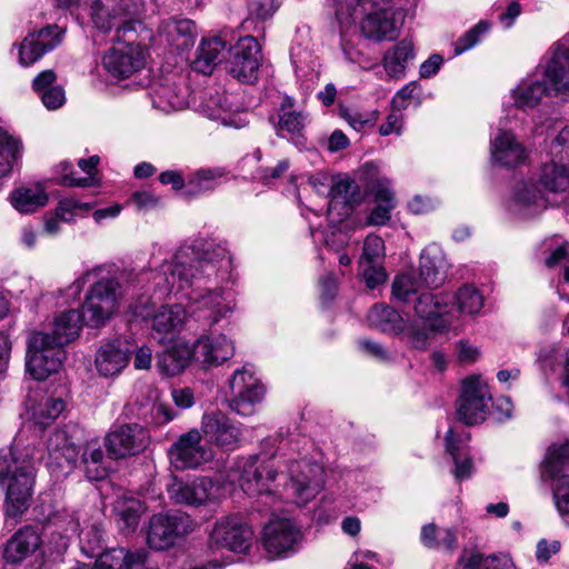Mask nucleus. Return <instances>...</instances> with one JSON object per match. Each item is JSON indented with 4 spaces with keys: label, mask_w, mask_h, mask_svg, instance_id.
<instances>
[{
    "label": "nucleus",
    "mask_w": 569,
    "mask_h": 569,
    "mask_svg": "<svg viewBox=\"0 0 569 569\" xmlns=\"http://www.w3.org/2000/svg\"><path fill=\"white\" fill-rule=\"evenodd\" d=\"M492 160L503 167H516L526 160V149L510 131L500 129L491 140Z\"/></svg>",
    "instance_id": "nucleus-26"
},
{
    "label": "nucleus",
    "mask_w": 569,
    "mask_h": 569,
    "mask_svg": "<svg viewBox=\"0 0 569 569\" xmlns=\"http://www.w3.org/2000/svg\"><path fill=\"white\" fill-rule=\"evenodd\" d=\"M456 305L461 313L476 315L483 306V297L472 286L461 287L455 295Z\"/></svg>",
    "instance_id": "nucleus-53"
},
{
    "label": "nucleus",
    "mask_w": 569,
    "mask_h": 569,
    "mask_svg": "<svg viewBox=\"0 0 569 569\" xmlns=\"http://www.w3.org/2000/svg\"><path fill=\"white\" fill-rule=\"evenodd\" d=\"M553 499L559 513L569 517V475L558 479L553 491Z\"/></svg>",
    "instance_id": "nucleus-64"
},
{
    "label": "nucleus",
    "mask_w": 569,
    "mask_h": 569,
    "mask_svg": "<svg viewBox=\"0 0 569 569\" xmlns=\"http://www.w3.org/2000/svg\"><path fill=\"white\" fill-rule=\"evenodd\" d=\"M253 531L237 516L217 520L209 532L208 546L212 550L227 549L243 553L252 545Z\"/></svg>",
    "instance_id": "nucleus-11"
},
{
    "label": "nucleus",
    "mask_w": 569,
    "mask_h": 569,
    "mask_svg": "<svg viewBox=\"0 0 569 569\" xmlns=\"http://www.w3.org/2000/svg\"><path fill=\"white\" fill-rule=\"evenodd\" d=\"M491 401L489 387L481 377L471 376L465 379L457 402L458 419L468 426L482 422L489 413Z\"/></svg>",
    "instance_id": "nucleus-10"
},
{
    "label": "nucleus",
    "mask_w": 569,
    "mask_h": 569,
    "mask_svg": "<svg viewBox=\"0 0 569 569\" xmlns=\"http://www.w3.org/2000/svg\"><path fill=\"white\" fill-rule=\"evenodd\" d=\"M62 39V31L58 26H49L28 34L19 49L20 63L30 66L38 61L44 53L54 49Z\"/></svg>",
    "instance_id": "nucleus-22"
},
{
    "label": "nucleus",
    "mask_w": 569,
    "mask_h": 569,
    "mask_svg": "<svg viewBox=\"0 0 569 569\" xmlns=\"http://www.w3.org/2000/svg\"><path fill=\"white\" fill-rule=\"evenodd\" d=\"M40 543L39 533L32 527H23L7 541L3 559L7 563H21L40 547Z\"/></svg>",
    "instance_id": "nucleus-27"
},
{
    "label": "nucleus",
    "mask_w": 569,
    "mask_h": 569,
    "mask_svg": "<svg viewBox=\"0 0 569 569\" xmlns=\"http://www.w3.org/2000/svg\"><path fill=\"white\" fill-rule=\"evenodd\" d=\"M66 403L61 398H46L40 401L32 412L36 423L47 426L54 421L64 410Z\"/></svg>",
    "instance_id": "nucleus-52"
},
{
    "label": "nucleus",
    "mask_w": 569,
    "mask_h": 569,
    "mask_svg": "<svg viewBox=\"0 0 569 569\" xmlns=\"http://www.w3.org/2000/svg\"><path fill=\"white\" fill-rule=\"evenodd\" d=\"M490 24L487 21H480L467 32H465L455 43V54L459 56L473 48L483 34L488 32Z\"/></svg>",
    "instance_id": "nucleus-56"
},
{
    "label": "nucleus",
    "mask_w": 569,
    "mask_h": 569,
    "mask_svg": "<svg viewBox=\"0 0 569 569\" xmlns=\"http://www.w3.org/2000/svg\"><path fill=\"white\" fill-rule=\"evenodd\" d=\"M359 187L353 180L348 177L337 179L329 189L331 199L328 203V212L331 213L338 204H342V214L348 216L353 203L359 200Z\"/></svg>",
    "instance_id": "nucleus-40"
},
{
    "label": "nucleus",
    "mask_w": 569,
    "mask_h": 569,
    "mask_svg": "<svg viewBox=\"0 0 569 569\" xmlns=\"http://www.w3.org/2000/svg\"><path fill=\"white\" fill-rule=\"evenodd\" d=\"M148 555L144 549L129 551L124 548H112L99 555L93 567L80 565L72 569H157L150 566Z\"/></svg>",
    "instance_id": "nucleus-21"
},
{
    "label": "nucleus",
    "mask_w": 569,
    "mask_h": 569,
    "mask_svg": "<svg viewBox=\"0 0 569 569\" xmlns=\"http://www.w3.org/2000/svg\"><path fill=\"white\" fill-rule=\"evenodd\" d=\"M420 541L426 548L449 553H452L458 547L456 529L440 528L435 523H428L421 528Z\"/></svg>",
    "instance_id": "nucleus-37"
},
{
    "label": "nucleus",
    "mask_w": 569,
    "mask_h": 569,
    "mask_svg": "<svg viewBox=\"0 0 569 569\" xmlns=\"http://www.w3.org/2000/svg\"><path fill=\"white\" fill-rule=\"evenodd\" d=\"M437 327L433 323H430L428 327L426 325L420 326L417 322H411L408 326H403L401 332L407 337L409 343L416 349H425L428 345V340L430 333L435 331Z\"/></svg>",
    "instance_id": "nucleus-58"
},
{
    "label": "nucleus",
    "mask_w": 569,
    "mask_h": 569,
    "mask_svg": "<svg viewBox=\"0 0 569 569\" xmlns=\"http://www.w3.org/2000/svg\"><path fill=\"white\" fill-rule=\"evenodd\" d=\"M114 510L124 526L134 530L140 517L146 511V506L133 497H122L117 500Z\"/></svg>",
    "instance_id": "nucleus-50"
},
{
    "label": "nucleus",
    "mask_w": 569,
    "mask_h": 569,
    "mask_svg": "<svg viewBox=\"0 0 569 569\" xmlns=\"http://www.w3.org/2000/svg\"><path fill=\"white\" fill-rule=\"evenodd\" d=\"M306 120L307 116L295 109V100L286 96L278 110V120L274 123L276 133L282 139L299 138L305 130Z\"/></svg>",
    "instance_id": "nucleus-31"
},
{
    "label": "nucleus",
    "mask_w": 569,
    "mask_h": 569,
    "mask_svg": "<svg viewBox=\"0 0 569 569\" xmlns=\"http://www.w3.org/2000/svg\"><path fill=\"white\" fill-rule=\"evenodd\" d=\"M227 43L221 37L203 39L192 62L193 69L203 74H210L226 56Z\"/></svg>",
    "instance_id": "nucleus-32"
},
{
    "label": "nucleus",
    "mask_w": 569,
    "mask_h": 569,
    "mask_svg": "<svg viewBox=\"0 0 569 569\" xmlns=\"http://www.w3.org/2000/svg\"><path fill=\"white\" fill-rule=\"evenodd\" d=\"M136 416L146 423L161 426L172 420L170 410L163 403L158 402V390L148 387L146 399L136 400Z\"/></svg>",
    "instance_id": "nucleus-34"
},
{
    "label": "nucleus",
    "mask_w": 569,
    "mask_h": 569,
    "mask_svg": "<svg viewBox=\"0 0 569 569\" xmlns=\"http://www.w3.org/2000/svg\"><path fill=\"white\" fill-rule=\"evenodd\" d=\"M545 80L522 79L511 91L513 104L522 110L536 108L545 96L569 98V50L561 44L553 51L543 72Z\"/></svg>",
    "instance_id": "nucleus-4"
},
{
    "label": "nucleus",
    "mask_w": 569,
    "mask_h": 569,
    "mask_svg": "<svg viewBox=\"0 0 569 569\" xmlns=\"http://www.w3.org/2000/svg\"><path fill=\"white\" fill-rule=\"evenodd\" d=\"M201 431L209 441L222 448L232 449L240 441L239 428L220 411L202 417Z\"/></svg>",
    "instance_id": "nucleus-23"
},
{
    "label": "nucleus",
    "mask_w": 569,
    "mask_h": 569,
    "mask_svg": "<svg viewBox=\"0 0 569 569\" xmlns=\"http://www.w3.org/2000/svg\"><path fill=\"white\" fill-rule=\"evenodd\" d=\"M337 17L341 24H352L361 19L360 26L363 36L375 41L393 40L398 36V26L395 12L385 6L369 7L365 13L356 16L353 9L349 11L340 7Z\"/></svg>",
    "instance_id": "nucleus-8"
},
{
    "label": "nucleus",
    "mask_w": 569,
    "mask_h": 569,
    "mask_svg": "<svg viewBox=\"0 0 569 569\" xmlns=\"http://www.w3.org/2000/svg\"><path fill=\"white\" fill-rule=\"evenodd\" d=\"M47 451L52 463L60 468H73L80 449L64 429H56L47 440Z\"/></svg>",
    "instance_id": "nucleus-28"
},
{
    "label": "nucleus",
    "mask_w": 569,
    "mask_h": 569,
    "mask_svg": "<svg viewBox=\"0 0 569 569\" xmlns=\"http://www.w3.org/2000/svg\"><path fill=\"white\" fill-rule=\"evenodd\" d=\"M325 482L326 471L320 463L306 459L290 460L287 463V482L281 499L303 506L319 495Z\"/></svg>",
    "instance_id": "nucleus-5"
},
{
    "label": "nucleus",
    "mask_w": 569,
    "mask_h": 569,
    "mask_svg": "<svg viewBox=\"0 0 569 569\" xmlns=\"http://www.w3.org/2000/svg\"><path fill=\"white\" fill-rule=\"evenodd\" d=\"M11 204L21 213H31L48 202V194L41 184L21 187L10 196Z\"/></svg>",
    "instance_id": "nucleus-41"
},
{
    "label": "nucleus",
    "mask_w": 569,
    "mask_h": 569,
    "mask_svg": "<svg viewBox=\"0 0 569 569\" xmlns=\"http://www.w3.org/2000/svg\"><path fill=\"white\" fill-rule=\"evenodd\" d=\"M451 296L448 293H421L415 305L416 315L423 321L430 322L449 312Z\"/></svg>",
    "instance_id": "nucleus-39"
},
{
    "label": "nucleus",
    "mask_w": 569,
    "mask_h": 569,
    "mask_svg": "<svg viewBox=\"0 0 569 569\" xmlns=\"http://www.w3.org/2000/svg\"><path fill=\"white\" fill-rule=\"evenodd\" d=\"M385 258L383 240L375 234L366 238L359 263L382 262Z\"/></svg>",
    "instance_id": "nucleus-59"
},
{
    "label": "nucleus",
    "mask_w": 569,
    "mask_h": 569,
    "mask_svg": "<svg viewBox=\"0 0 569 569\" xmlns=\"http://www.w3.org/2000/svg\"><path fill=\"white\" fill-rule=\"evenodd\" d=\"M549 162L541 167L538 181L518 182L509 209L515 214L530 218L547 208L545 191L561 192L569 184V127H565L549 147Z\"/></svg>",
    "instance_id": "nucleus-2"
},
{
    "label": "nucleus",
    "mask_w": 569,
    "mask_h": 569,
    "mask_svg": "<svg viewBox=\"0 0 569 569\" xmlns=\"http://www.w3.org/2000/svg\"><path fill=\"white\" fill-rule=\"evenodd\" d=\"M208 109V117L213 120L221 121L224 126H229L231 122L229 118V106L227 104V98L221 94L211 97L206 104Z\"/></svg>",
    "instance_id": "nucleus-63"
},
{
    "label": "nucleus",
    "mask_w": 569,
    "mask_h": 569,
    "mask_svg": "<svg viewBox=\"0 0 569 569\" xmlns=\"http://www.w3.org/2000/svg\"><path fill=\"white\" fill-rule=\"evenodd\" d=\"M66 358L60 343L50 340L49 332L32 331L27 338L26 370L36 380H46L56 373Z\"/></svg>",
    "instance_id": "nucleus-6"
},
{
    "label": "nucleus",
    "mask_w": 569,
    "mask_h": 569,
    "mask_svg": "<svg viewBox=\"0 0 569 569\" xmlns=\"http://www.w3.org/2000/svg\"><path fill=\"white\" fill-rule=\"evenodd\" d=\"M193 353L204 366H220L233 356L234 346L224 335L202 336L194 343Z\"/></svg>",
    "instance_id": "nucleus-25"
},
{
    "label": "nucleus",
    "mask_w": 569,
    "mask_h": 569,
    "mask_svg": "<svg viewBox=\"0 0 569 569\" xmlns=\"http://www.w3.org/2000/svg\"><path fill=\"white\" fill-rule=\"evenodd\" d=\"M136 13V4L130 0H92L91 18L102 32L117 27L116 40H120L132 27L124 19Z\"/></svg>",
    "instance_id": "nucleus-14"
},
{
    "label": "nucleus",
    "mask_w": 569,
    "mask_h": 569,
    "mask_svg": "<svg viewBox=\"0 0 569 569\" xmlns=\"http://www.w3.org/2000/svg\"><path fill=\"white\" fill-rule=\"evenodd\" d=\"M193 519L181 511L156 513L149 520L147 542L151 549L166 550L196 530Z\"/></svg>",
    "instance_id": "nucleus-7"
},
{
    "label": "nucleus",
    "mask_w": 569,
    "mask_h": 569,
    "mask_svg": "<svg viewBox=\"0 0 569 569\" xmlns=\"http://www.w3.org/2000/svg\"><path fill=\"white\" fill-rule=\"evenodd\" d=\"M129 363V353L119 340L102 343L96 353L94 365L100 376H118Z\"/></svg>",
    "instance_id": "nucleus-29"
},
{
    "label": "nucleus",
    "mask_w": 569,
    "mask_h": 569,
    "mask_svg": "<svg viewBox=\"0 0 569 569\" xmlns=\"http://www.w3.org/2000/svg\"><path fill=\"white\" fill-rule=\"evenodd\" d=\"M229 59L227 61L228 72L244 82H251L257 79L261 49L256 38L246 36L229 49Z\"/></svg>",
    "instance_id": "nucleus-17"
},
{
    "label": "nucleus",
    "mask_w": 569,
    "mask_h": 569,
    "mask_svg": "<svg viewBox=\"0 0 569 569\" xmlns=\"http://www.w3.org/2000/svg\"><path fill=\"white\" fill-rule=\"evenodd\" d=\"M148 441V432L142 426L121 425L106 436L104 446L110 458L122 459L144 450Z\"/></svg>",
    "instance_id": "nucleus-19"
},
{
    "label": "nucleus",
    "mask_w": 569,
    "mask_h": 569,
    "mask_svg": "<svg viewBox=\"0 0 569 569\" xmlns=\"http://www.w3.org/2000/svg\"><path fill=\"white\" fill-rule=\"evenodd\" d=\"M276 0H248V19L243 22L244 28L249 29L253 20L264 21L277 10Z\"/></svg>",
    "instance_id": "nucleus-57"
},
{
    "label": "nucleus",
    "mask_w": 569,
    "mask_h": 569,
    "mask_svg": "<svg viewBox=\"0 0 569 569\" xmlns=\"http://www.w3.org/2000/svg\"><path fill=\"white\" fill-rule=\"evenodd\" d=\"M146 54L139 44L128 43L112 47L102 57L101 66L112 79L123 80L144 68Z\"/></svg>",
    "instance_id": "nucleus-15"
},
{
    "label": "nucleus",
    "mask_w": 569,
    "mask_h": 569,
    "mask_svg": "<svg viewBox=\"0 0 569 569\" xmlns=\"http://www.w3.org/2000/svg\"><path fill=\"white\" fill-rule=\"evenodd\" d=\"M188 88L169 79L157 84L151 94L152 106L166 113L181 110L188 104Z\"/></svg>",
    "instance_id": "nucleus-30"
},
{
    "label": "nucleus",
    "mask_w": 569,
    "mask_h": 569,
    "mask_svg": "<svg viewBox=\"0 0 569 569\" xmlns=\"http://www.w3.org/2000/svg\"><path fill=\"white\" fill-rule=\"evenodd\" d=\"M84 320L79 310L70 309L54 318L50 340L64 347L73 341L80 333Z\"/></svg>",
    "instance_id": "nucleus-33"
},
{
    "label": "nucleus",
    "mask_w": 569,
    "mask_h": 569,
    "mask_svg": "<svg viewBox=\"0 0 569 569\" xmlns=\"http://www.w3.org/2000/svg\"><path fill=\"white\" fill-rule=\"evenodd\" d=\"M446 449L447 452L452 457L455 463L453 475L457 480H463L472 473V462L469 456L461 455L459 452L458 443L453 435V430L450 428L446 433Z\"/></svg>",
    "instance_id": "nucleus-51"
},
{
    "label": "nucleus",
    "mask_w": 569,
    "mask_h": 569,
    "mask_svg": "<svg viewBox=\"0 0 569 569\" xmlns=\"http://www.w3.org/2000/svg\"><path fill=\"white\" fill-rule=\"evenodd\" d=\"M81 458L88 479L100 480L107 477L104 453L98 442H88Z\"/></svg>",
    "instance_id": "nucleus-47"
},
{
    "label": "nucleus",
    "mask_w": 569,
    "mask_h": 569,
    "mask_svg": "<svg viewBox=\"0 0 569 569\" xmlns=\"http://www.w3.org/2000/svg\"><path fill=\"white\" fill-rule=\"evenodd\" d=\"M415 58L413 44L409 40H402L389 49L383 57V68L387 74L393 79L405 76L408 63Z\"/></svg>",
    "instance_id": "nucleus-38"
},
{
    "label": "nucleus",
    "mask_w": 569,
    "mask_h": 569,
    "mask_svg": "<svg viewBox=\"0 0 569 569\" xmlns=\"http://www.w3.org/2000/svg\"><path fill=\"white\" fill-rule=\"evenodd\" d=\"M99 163V157L92 156L89 159H80L78 161L79 168L88 173V177L84 178H76L72 174L63 173L62 174V184L69 187H90L94 183L93 172Z\"/></svg>",
    "instance_id": "nucleus-55"
},
{
    "label": "nucleus",
    "mask_w": 569,
    "mask_h": 569,
    "mask_svg": "<svg viewBox=\"0 0 569 569\" xmlns=\"http://www.w3.org/2000/svg\"><path fill=\"white\" fill-rule=\"evenodd\" d=\"M187 310L181 305L161 307L152 317L151 327L158 333L180 330L186 321Z\"/></svg>",
    "instance_id": "nucleus-43"
},
{
    "label": "nucleus",
    "mask_w": 569,
    "mask_h": 569,
    "mask_svg": "<svg viewBox=\"0 0 569 569\" xmlns=\"http://www.w3.org/2000/svg\"><path fill=\"white\" fill-rule=\"evenodd\" d=\"M70 530L72 532H78L79 530V539L82 552L88 557H94L102 545V530L100 525L92 523L80 529V522L79 519H77L72 521V527Z\"/></svg>",
    "instance_id": "nucleus-48"
},
{
    "label": "nucleus",
    "mask_w": 569,
    "mask_h": 569,
    "mask_svg": "<svg viewBox=\"0 0 569 569\" xmlns=\"http://www.w3.org/2000/svg\"><path fill=\"white\" fill-rule=\"evenodd\" d=\"M36 482V467L28 449H0V487L6 492V513L16 518L29 507Z\"/></svg>",
    "instance_id": "nucleus-3"
},
{
    "label": "nucleus",
    "mask_w": 569,
    "mask_h": 569,
    "mask_svg": "<svg viewBox=\"0 0 569 569\" xmlns=\"http://www.w3.org/2000/svg\"><path fill=\"white\" fill-rule=\"evenodd\" d=\"M462 569H516L512 559L505 553L483 555L479 550L465 549L459 558Z\"/></svg>",
    "instance_id": "nucleus-35"
},
{
    "label": "nucleus",
    "mask_w": 569,
    "mask_h": 569,
    "mask_svg": "<svg viewBox=\"0 0 569 569\" xmlns=\"http://www.w3.org/2000/svg\"><path fill=\"white\" fill-rule=\"evenodd\" d=\"M376 207L368 217L371 226H383L390 220V212L395 209L397 201L395 192L387 180H379L375 187Z\"/></svg>",
    "instance_id": "nucleus-36"
},
{
    "label": "nucleus",
    "mask_w": 569,
    "mask_h": 569,
    "mask_svg": "<svg viewBox=\"0 0 569 569\" xmlns=\"http://www.w3.org/2000/svg\"><path fill=\"white\" fill-rule=\"evenodd\" d=\"M21 141L0 128V178L9 174L21 158Z\"/></svg>",
    "instance_id": "nucleus-45"
},
{
    "label": "nucleus",
    "mask_w": 569,
    "mask_h": 569,
    "mask_svg": "<svg viewBox=\"0 0 569 569\" xmlns=\"http://www.w3.org/2000/svg\"><path fill=\"white\" fill-rule=\"evenodd\" d=\"M216 483L207 477H199L186 482L174 479L168 486L170 499L176 503L190 506H200L212 501L216 498Z\"/></svg>",
    "instance_id": "nucleus-20"
},
{
    "label": "nucleus",
    "mask_w": 569,
    "mask_h": 569,
    "mask_svg": "<svg viewBox=\"0 0 569 569\" xmlns=\"http://www.w3.org/2000/svg\"><path fill=\"white\" fill-rule=\"evenodd\" d=\"M368 321L382 332L398 333L403 329V320L399 312L385 305L373 306L368 313Z\"/></svg>",
    "instance_id": "nucleus-44"
},
{
    "label": "nucleus",
    "mask_w": 569,
    "mask_h": 569,
    "mask_svg": "<svg viewBox=\"0 0 569 569\" xmlns=\"http://www.w3.org/2000/svg\"><path fill=\"white\" fill-rule=\"evenodd\" d=\"M418 292V283L410 274H400L392 283V295L400 301H408L411 295Z\"/></svg>",
    "instance_id": "nucleus-60"
},
{
    "label": "nucleus",
    "mask_w": 569,
    "mask_h": 569,
    "mask_svg": "<svg viewBox=\"0 0 569 569\" xmlns=\"http://www.w3.org/2000/svg\"><path fill=\"white\" fill-rule=\"evenodd\" d=\"M191 349L186 345H176L158 357L157 367L168 377L179 375L190 362Z\"/></svg>",
    "instance_id": "nucleus-42"
},
{
    "label": "nucleus",
    "mask_w": 569,
    "mask_h": 569,
    "mask_svg": "<svg viewBox=\"0 0 569 569\" xmlns=\"http://www.w3.org/2000/svg\"><path fill=\"white\" fill-rule=\"evenodd\" d=\"M363 280L369 289H375L387 279L382 262L359 263Z\"/></svg>",
    "instance_id": "nucleus-61"
},
{
    "label": "nucleus",
    "mask_w": 569,
    "mask_h": 569,
    "mask_svg": "<svg viewBox=\"0 0 569 569\" xmlns=\"http://www.w3.org/2000/svg\"><path fill=\"white\" fill-rule=\"evenodd\" d=\"M234 473L237 476H232V480H237L243 492L249 496L270 493L269 483L277 477V472L260 465L256 456L238 459Z\"/></svg>",
    "instance_id": "nucleus-18"
},
{
    "label": "nucleus",
    "mask_w": 569,
    "mask_h": 569,
    "mask_svg": "<svg viewBox=\"0 0 569 569\" xmlns=\"http://www.w3.org/2000/svg\"><path fill=\"white\" fill-rule=\"evenodd\" d=\"M159 37L178 52L190 49L194 44L197 28L187 18H169L159 26Z\"/></svg>",
    "instance_id": "nucleus-24"
},
{
    "label": "nucleus",
    "mask_w": 569,
    "mask_h": 569,
    "mask_svg": "<svg viewBox=\"0 0 569 569\" xmlns=\"http://www.w3.org/2000/svg\"><path fill=\"white\" fill-rule=\"evenodd\" d=\"M230 258L227 249L212 242L196 241L181 246L172 261H166L156 273L143 270L138 274V282L154 280L159 290L170 295L190 288L186 295L189 312L203 326H214L227 319L234 310V301L222 288L207 289V282L218 278L220 268H228Z\"/></svg>",
    "instance_id": "nucleus-1"
},
{
    "label": "nucleus",
    "mask_w": 569,
    "mask_h": 569,
    "mask_svg": "<svg viewBox=\"0 0 569 569\" xmlns=\"http://www.w3.org/2000/svg\"><path fill=\"white\" fill-rule=\"evenodd\" d=\"M171 465L178 470L196 469L213 457L211 448L202 442L201 432L191 429L174 441L169 451Z\"/></svg>",
    "instance_id": "nucleus-13"
},
{
    "label": "nucleus",
    "mask_w": 569,
    "mask_h": 569,
    "mask_svg": "<svg viewBox=\"0 0 569 569\" xmlns=\"http://www.w3.org/2000/svg\"><path fill=\"white\" fill-rule=\"evenodd\" d=\"M569 466V440L553 443L549 447L546 456V467L549 473L555 477L565 467Z\"/></svg>",
    "instance_id": "nucleus-54"
},
{
    "label": "nucleus",
    "mask_w": 569,
    "mask_h": 569,
    "mask_svg": "<svg viewBox=\"0 0 569 569\" xmlns=\"http://www.w3.org/2000/svg\"><path fill=\"white\" fill-rule=\"evenodd\" d=\"M262 540L270 556L287 557L297 551L302 541V531L291 519L277 518L264 527Z\"/></svg>",
    "instance_id": "nucleus-16"
},
{
    "label": "nucleus",
    "mask_w": 569,
    "mask_h": 569,
    "mask_svg": "<svg viewBox=\"0 0 569 569\" xmlns=\"http://www.w3.org/2000/svg\"><path fill=\"white\" fill-rule=\"evenodd\" d=\"M223 174V170L219 168L199 169L188 177L184 193L187 196H199L212 191Z\"/></svg>",
    "instance_id": "nucleus-46"
},
{
    "label": "nucleus",
    "mask_w": 569,
    "mask_h": 569,
    "mask_svg": "<svg viewBox=\"0 0 569 569\" xmlns=\"http://www.w3.org/2000/svg\"><path fill=\"white\" fill-rule=\"evenodd\" d=\"M445 262L440 257L421 254L420 279L425 286L438 288L446 279Z\"/></svg>",
    "instance_id": "nucleus-49"
},
{
    "label": "nucleus",
    "mask_w": 569,
    "mask_h": 569,
    "mask_svg": "<svg viewBox=\"0 0 569 569\" xmlns=\"http://www.w3.org/2000/svg\"><path fill=\"white\" fill-rule=\"evenodd\" d=\"M232 398L230 409L241 416H250L254 412L257 403L261 402L264 396V387L256 376L252 368L243 366L237 369L230 380Z\"/></svg>",
    "instance_id": "nucleus-12"
},
{
    "label": "nucleus",
    "mask_w": 569,
    "mask_h": 569,
    "mask_svg": "<svg viewBox=\"0 0 569 569\" xmlns=\"http://www.w3.org/2000/svg\"><path fill=\"white\" fill-rule=\"evenodd\" d=\"M90 209L91 206L89 203L80 202L73 198H63L59 201L56 216L61 221H70L79 211H89Z\"/></svg>",
    "instance_id": "nucleus-62"
},
{
    "label": "nucleus",
    "mask_w": 569,
    "mask_h": 569,
    "mask_svg": "<svg viewBox=\"0 0 569 569\" xmlns=\"http://www.w3.org/2000/svg\"><path fill=\"white\" fill-rule=\"evenodd\" d=\"M117 289L118 282L112 278H103L92 284L80 312L87 326L98 328L111 318L118 306Z\"/></svg>",
    "instance_id": "nucleus-9"
}]
</instances>
